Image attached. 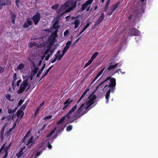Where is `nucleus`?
<instances>
[{
    "mask_svg": "<svg viewBox=\"0 0 158 158\" xmlns=\"http://www.w3.org/2000/svg\"><path fill=\"white\" fill-rule=\"evenodd\" d=\"M57 135H58V134L57 133L54 134L53 135V136L52 137V139H56V138Z\"/></svg>",
    "mask_w": 158,
    "mask_h": 158,
    "instance_id": "69168bd1",
    "label": "nucleus"
},
{
    "mask_svg": "<svg viewBox=\"0 0 158 158\" xmlns=\"http://www.w3.org/2000/svg\"><path fill=\"white\" fill-rule=\"evenodd\" d=\"M57 22H56L53 25V28H54L57 31V32H58V29L59 27V26L58 25H57Z\"/></svg>",
    "mask_w": 158,
    "mask_h": 158,
    "instance_id": "c9c22d12",
    "label": "nucleus"
},
{
    "mask_svg": "<svg viewBox=\"0 0 158 158\" xmlns=\"http://www.w3.org/2000/svg\"><path fill=\"white\" fill-rule=\"evenodd\" d=\"M32 24V22L31 20V18H28L27 19V21L24 23L23 26V28H26L28 27L29 26H31Z\"/></svg>",
    "mask_w": 158,
    "mask_h": 158,
    "instance_id": "9b49d317",
    "label": "nucleus"
},
{
    "mask_svg": "<svg viewBox=\"0 0 158 158\" xmlns=\"http://www.w3.org/2000/svg\"><path fill=\"white\" fill-rule=\"evenodd\" d=\"M111 78L110 77H107L100 84H99L98 86H100L103 83H105L107 81L109 80H110V79Z\"/></svg>",
    "mask_w": 158,
    "mask_h": 158,
    "instance_id": "c756f323",
    "label": "nucleus"
},
{
    "mask_svg": "<svg viewBox=\"0 0 158 158\" xmlns=\"http://www.w3.org/2000/svg\"><path fill=\"white\" fill-rule=\"evenodd\" d=\"M41 154V152H38L35 155L34 158H37L38 156H39Z\"/></svg>",
    "mask_w": 158,
    "mask_h": 158,
    "instance_id": "603ef678",
    "label": "nucleus"
},
{
    "mask_svg": "<svg viewBox=\"0 0 158 158\" xmlns=\"http://www.w3.org/2000/svg\"><path fill=\"white\" fill-rule=\"evenodd\" d=\"M9 149L6 146L3 149V152L8 153V152Z\"/></svg>",
    "mask_w": 158,
    "mask_h": 158,
    "instance_id": "37998d69",
    "label": "nucleus"
},
{
    "mask_svg": "<svg viewBox=\"0 0 158 158\" xmlns=\"http://www.w3.org/2000/svg\"><path fill=\"white\" fill-rule=\"evenodd\" d=\"M5 97L6 98V99L10 101H13V100H11L10 99V97H11V95L9 94H6L5 95Z\"/></svg>",
    "mask_w": 158,
    "mask_h": 158,
    "instance_id": "473e14b6",
    "label": "nucleus"
},
{
    "mask_svg": "<svg viewBox=\"0 0 158 158\" xmlns=\"http://www.w3.org/2000/svg\"><path fill=\"white\" fill-rule=\"evenodd\" d=\"M8 0H0V6L1 7L4 5H6L7 3Z\"/></svg>",
    "mask_w": 158,
    "mask_h": 158,
    "instance_id": "b1692460",
    "label": "nucleus"
},
{
    "mask_svg": "<svg viewBox=\"0 0 158 158\" xmlns=\"http://www.w3.org/2000/svg\"><path fill=\"white\" fill-rule=\"evenodd\" d=\"M44 101L38 107V108L40 110L41 109L42 106L44 105Z\"/></svg>",
    "mask_w": 158,
    "mask_h": 158,
    "instance_id": "4d7b16f0",
    "label": "nucleus"
},
{
    "mask_svg": "<svg viewBox=\"0 0 158 158\" xmlns=\"http://www.w3.org/2000/svg\"><path fill=\"white\" fill-rule=\"evenodd\" d=\"M26 106H27L26 105L24 104H23L22 105V107L20 108L19 110H22L23 111V110H25L26 109Z\"/></svg>",
    "mask_w": 158,
    "mask_h": 158,
    "instance_id": "a18cd8bd",
    "label": "nucleus"
},
{
    "mask_svg": "<svg viewBox=\"0 0 158 158\" xmlns=\"http://www.w3.org/2000/svg\"><path fill=\"white\" fill-rule=\"evenodd\" d=\"M114 11L111 7L110 9L108 10L106 14L109 15H110L113 13Z\"/></svg>",
    "mask_w": 158,
    "mask_h": 158,
    "instance_id": "7c9ffc66",
    "label": "nucleus"
},
{
    "mask_svg": "<svg viewBox=\"0 0 158 158\" xmlns=\"http://www.w3.org/2000/svg\"><path fill=\"white\" fill-rule=\"evenodd\" d=\"M69 31L68 30H66L64 33V36H66L69 34Z\"/></svg>",
    "mask_w": 158,
    "mask_h": 158,
    "instance_id": "a19ab883",
    "label": "nucleus"
},
{
    "mask_svg": "<svg viewBox=\"0 0 158 158\" xmlns=\"http://www.w3.org/2000/svg\"><path fill=\"white\" fill-rule=\"evenodd\" d=\"M47 147L49 149H51L52 148V146L51 145V143L50 142H48L47 145Z\"/></svg>",
    "mask_w": 158,
    "mask_h": 158,
    "instance_id": "13d9d810",
    "label": "nucleus"
},
{
    "mask_svg": "<svg viewBox=\"0 0 158 158\" xmlns=\"http://www.w3.org/2000/svg\"><path fill=\"white\" fill-rule=\"evenodd\" d=\"M13 78V81H15L17 80V74L16 73H15L14 74Z\"/></svg>",
    "mask_w": 158,
    "mask_h": 158,
    "instance_id": "49530a36",
    "label": "nucleus"
},
{
    "mask_svg": "<svg viewBox=\"0 0 158 158\" xmlns=\"http://www.w3.org/2000/svg\"><path fill=\"white\" fill-rule=\"evenodd\" d=\"M111 64L112 63L110 64L111 65L106 68V70H105V71H106L107 70L110 71L112 69L115 68L118 65V63H116L114 65H111Z\"/></svg>",
    "mask_w": 158,
    "mask_h": 158,
    "instance_id": "4468645a",
    "label": "nucleus"
},
{
    "mask_svg": "<svg viewBox=\"0 0 158 158\" xmlns=\"http://www.w3.org/2000/svg\"><path fill=\"white\" fill-rule=\"evenodd\" d=\"M116 85V80L114 78H112L110 80V82L109 85L108 86L107 85H106L103 88V89L108 86V87L110 88L109 89H111V91L113 92L115 90Z\"/></svg>",
    "mask_w": 158,
    "mask_h": 158,
    "instance_id": "20e7f679",
    "label": "nucleus"
},
{
    "mask_svg": "<svg viewBox=\"0 0 158 158\" xmlns=\"http://www.w3.org/2000/svg\"><path fill=\"white\" fill-rule=\"evenodd\" d=\"M80 22L79 20L76 19L74 21L73 24H74V28L76 29L80 24Z\"/></svg>",
    "mask_w": 158,
    "mask_h": 158,
    "instance_id": "5701e85b",
    "label": "nucleus"
},
{
    "mask_svg": "<svg viewBox=\"0 0 158 158\" xmlns=\"http://www.w3.org/2000/svg\"><path fill=\"white\" fill-rule=\"evenodd\" d=\"M93 60L90 58V59L88 61V63L90 64L92 62V61H93Z\"/></svg>",
    "mask_w": 158,
    "mask_h": 158,
    "instance_id": "774afa93",
    "label": "nucleus"
},
{
    "mask_svg": "<svg viewBox=\"0 0 158 158\" xmlns=\"http://www.w3.org/2000/svg\"><path fill=\"white\" fill-rule=\"evenodd\" d=\"M68 49H69L68 48H67V47H64L63 50L62 51V52L65 53Z\"/></svg>",
    "mask_w": 158,
    "mask_h": 158,
    "instance_id": "bf43d9fd",
    "label": "nucleus"
},
{
    "mask_svg": "<svg viewBox=\"0 0 158 158\" xmlns=\"http://www.w3.org/2000/svg\"><path fill=\"white\" fill-rule=\"evenodd\" d=\"M59 6V5L58 4H56L52 6L51 7V8L54 10H56Z\"/></svg>",
    "mask_w": 158,
    "mask_h": 158,
    "instance_id": "2f4dec72",
    "label": "nucleus"
},
{
    "mask_svg": "<svg viewBox=\"0 0 158 158\" xmlns=\"http://www.w3.org/2000/svg\"><path fill=\"white\" fill-rule=\"evenodd\" d=\"M47 125L46 124H44L42 127L40 129L41 130L43 131L47 127Z\"/></svg>",
    "mask_w": 158,
    "mask_h": 158,
    "instance_id": "0e129e2a",
    "label": "nucleus"
},
{
    "mask_svg": "<svg viewBox=\"0 0 158 158\" xmlns=\"http://www.w3.org/2000/svg\"><path fill=\"white\" fill-rule=\"evenodd\" d=\"M33 138L34 137L33 136H31L27 141L26 145H28L31 143L32 144H33L35 142V141H34V140L33 141Z\"/></svg>",
    "mask_w": 158,
    "mask_h": 158,
    "instance_id": "dca6fc26",
    "label": "nucleus"
},
{
    "mask_svg": "<svg viewBox=\"0 0 158 158\" xmlns=\"http://www.w3.org/2000/svg\"><path fill=\"white\" fill-rule=\"evenodd\" d=\"M77 3V0H71L67 1L65 3V5L68 8L66 9V12H69L75 8L76 6Z\"/></svg>",
    "mask_w": 158,
    "mask_h": 158,
    "instance_id": "7ed1b4c3",
    "label": "nucleus"
},
{
    "mask_svg": "<svg viewBox=\"0 0 158 158\" xmlns=\"http://www.w3.org/2000/svg\"><path fill=\"white\" fill-rule=\"evenodd\" d=\"M88 6L85 3L83 4L81 7L82 10H84Z\"/></svg>",
    "mask_w": 158,
    "mask_h": 158,
    "instance_id": "58836bf2",
    "label": "nucleus"
},
{
    "mask_svg": "<svg viewBox=\"0 0 158 158\" xmlns=\"http://www.w3.org/2000/svg\"><path fill=\"white\" fill-rule=\"evenodd\" d=\"M40 109L38 108H37L36 110L35 111L34 114V117H36L38 114L39 112L40 111Z\"/></svg>",
    "mask_w": 158,
    "mask_h": 158,
    "instance_id": "ea45409f",
    "label": "nucleus"
},
{
    "mask_svg": "<svg viewBox=\"0 0 158 158\" xmlns=\"http://www.w3.org/2000/svg\"><path fill=\"white\" fill-rule=\"evenodd\" d=\"M10 18L11 19V22L13 24H14L15 23V19L16 18L17 15L12 12H10Z\"/></svg>",
    "mask_w": 158,
    "mask_h": 158,
    "instance_id": "f8f14e48",
    "label": "nucleus"
},
{
    "mask_svg": "<svg viewBox=\"0 0 158 158\" xmlns=\"http://www.w3.org/2000/svg\"><path fill=\"white\" fill-rule=\"evenodd\" d=\"M111 91V89H109L106 93V94L105 96V98L106 99L107 102H108L110 96V94Z\"/></svg>",
    "mask_w": 158,
    "mask_h": 158,
    "instance_id": "aec40b11",
    "label": "nucleus"
},
{
    "mask_svg": "<svg viewBox=\"0 0 158 158\" xmlns=\"http://www.w3.org/2000/svg\"><path fill=\"white\" fill-rule=\"evenodd\" d=\"M120 4V2H117L113 5L111 7L112 8V10L114 11L118 7Z\"/></svg>",
    "mask_w": 158,
    "mask_h": 158,
    "instance_id": "6ab92c4d",
    "label": "nucleus"
},
{
    "mask_svg": "<svg viewBox=\"0 0 158 158\" xmlns=\"http://www.w3.org/2000/svg\"><path fill=\"white\" fill-rule=\"evenodd\" d=\"M73 128V127L71 125H69L68 126L66 129V130L67 131H71Z\"/></svg>",
    "mask_w": 158,
    "mask_h": 158,
    "instance_id": "4c0bfd02",
    "label": "nucleus"
},
{
    "mask_svg": "<svg viewBox=\"0 0 158 158\" xmlns=\"http://www.w3.org/2000/svg\"><path fill=\"white\" fill-rule=\"evenodd\" d=\"M5 128V126H4L2 128L0 131V137L2 141L4 139L3 135L4 132Z\"/></svg>",
    "mask_w": 158,
    "mask_h": 158,
    "instance_id": "a211bd4d",
    "label": "nucleus"
},
{
    "mask_svg": "<svg viewBox=\"0 0 158 158\" xmlns=\"http://www.w3.org/2000/svg\"><path fill=\"white\" fill-rule=\"evenodd\" d=\"M27 81V79L23 81L19 89L17 91V93L18 94H21L24 91L28 84Z\"/></svg>",
    "mask_w": 158,
    "mask_h": 158,
    "instance_id": "39448f33",
    "label": "nucleus"
},
{
    "mask_svg": "<svg viewBox=\"0 0 158 158\" xmlns=\"http://www.w3.org/2000/svg\"><path fill=\"white\" fill-rule=\"evenodd\" d=\"M57 31H55L51 34L50 37L48 40L50 44L51 45L54 43L56 38L57 36Z\"/></svg>",
    "mask_w": 158,
    "mask_h": 158,
    "instance_id": "423d86ee",
    "label": "nucleus"
},
{
    "mask_svg": "<svg viewBox=\"0 0 158 158\" xmlns=\"http://www.w3.org/2000/svg\"><path fill=\"white\" fill-rule=\"evenodd\" d=\"M24 67V64L23 63H20L17 66V69L18 70H21Z\"/></svg>",
    "mask_w": 158,
    "mask_h": 158,
    "instance_id": "cd10ccee",
    "label": "nucleus"
},
{
    "mask_svg": "<svg viewBox=\"0 0 158 158\" xmlns=\"http://www.w3.org/2000/svg\"><path fill=\"white\" fill-rule=\"evenodd\" d=\"M31 132V131L30 130H29L27 132L26 134L25 135L24 138L22 139V141L23 142H25V139L27 137H29Z\"/></svg>",
    "mask_w": 158,
    "mask_h": 158,
    "instance_id": "393cba45",
    "label": "nucleus"
},
{
    "mask_svg": "<svg viewBox=\"0 0 158 158\" xmlns=\"http://www.w3.org/2000/svg\"><path fill=\"white\" fill-rule=\"evenodd\" d=\"M22 81V80L21 79L17 81L16 84V86H19V85L20 83Z\"/></svg>",
    "mask_w": 158,
    "mask_h": 158,
    "instance_id": "052dcab7",
    "label": "nucleus"
},
{
    "mask_svg": "<svg viewBox=\"0 0 158 158\" xmlns=\"http://www.w3.org/2000/svg\"><path fill=\"white\" fill-rule=\"evenodd\" d=\"M105 18V15L104 13L102 12L100 16L95 22L93 28H95L101 22L104 20Z\"/></svg>",
    "mask_w": 158,
    "mask_h": 158,
    "instance_id": "1a4fd4ad",
    "label": "nucleus"
},
{
    "mask_svg": "<svg viewBox=\"0 0 158 158\" xmlns=\"http://www.w3.org/2000/svg\"><path fill=\"white\" fill-rule=\"evenodd\" d=\"M54 56H55V58L51 61V63H52L55 62L57 60H58V61H59L61 59V58H59L60 56L59 55L55 54Z\"/></svg>",
    "mask_w": 158,
    "mask_h": 158,
    "instance_id": "4be33fe9",
    "label": "nucleus"
},
{
    "mask_svg": "<svg viewBox=\"0 0 158 158\" xmlns=\"http://www.w3.org/2000/svg\"><path fill=\"white\" fill-rule=\"evenodd\" d=\"M40 14L39 13L37 12L32 17V20L35 25H37L39 22L40 20Z\"/></svg>",
    "mask_w": 158,
    "mask_h": 158,
    "instance_id": "6e6552de",
    "label": "nucleus"
},
{
    "mask_svg": "<svg viewBox=\"0 0 158 158\" xmlns=\"http://www.w3.org/2000/svg\"><path fill=\"white\" fill-rule=\"evenodd\" d=\"M22 151H20L16 154V156L18 157H19L22 155Z\"/></svg>",
    "mask_w": 158,
    "mask_h": 158,
    "instance_id": "6e6d98bb",
    "label": "nucleus"
},
{
    "mask_svg": "<svg viewBox=\"0 0 158 158\" xmlns=\"http://www.w3.org/2000/svg\"><path fill=\"white\" fill-rule=\"evenodd\" d=\"M5 70V68L4 67H1L0 66V74L3 73Z\"/></svg>",
    "mask_w": 158,
    "mask_h": 158,
    "instance_id": "864d4df0",
    "label": "nucleus"
},
{
    "mask_svg": "<svg viewBox=\"0 0 158 158\" xmlns=\"http://www.w3.org/2000/svg\"><path fill=\"white\" fill-rule=\"evenodd\" d=\"M140 31L135 28L133 27L129 30V34L131 36H137L140 34Z\"/></svg>",
    "mask_w": 158,
    "mask_h": 158,
    "instance_id": "0eeeda50",
    "label": "nucleus"
},
{
    "mask_svg": "<svg viewBox=\"0 0 158 158\" xmlns=\"http://www.w3.org/2000/svg\"><path fill=\"white\" fill-rule=\"evenodd\" d=\"M91 24V22H88L86 25L84 27L83 29L85 30L89 26V25Z\"/></svg>",
    "mask_w": 158,
    "mask_h": 158,
    "instance_id": "c03bdc74",
    "label": "nucleus"
},
{
    "mask_svg": "<svg viewBox=\"0 0 158 158\" xmlns=\"http://www.w3.org/2000/svg\"><path fill=\"white\" fill-rule=\"evenodd\" d=\"M93 1V0H88L85 2V3L88 6L91 4Z\"/></svg>",
    "mask_w": 158,
    "mask_h": 158,
    "instance_id": "79ce46f5",
    "label": "nucleus"
},
{
    "mask_svg": "<svg viewBox=\"0 0 158 158\" xmlns=\"http://www.w3.org/2000/svg\"><path fill=\"white\" fill-rule=\"evenodd\" d=\"M45 65H46V64L44 63V65H43V66H42V68H41V69L39 71L38 73L36 75L37 77H39L40 76V75L41 74L43 71L44 70V69L45 68Z\"/></svg>",
    "mask_w": 158,
    "mask_h": 158,
    "instance_id": "f3484780",
    "label": "nucleus"
},
{
    "mask_svg": "<svg viewBox=\"0 0 158 158\" xmlns=\"http://www.w3.org/2000/svg\"><path fill=\"white\" fill-rule=\"evenodd\" d=\"M72 40H71L70 41L69 40L66 44V46L65 47L68 48H69L71 44V41Z\"/></svg>",
    "mask_w": 158,
    "mask_h": 158,
    "instance_id": "e433bc0d",
    "label": "nucleus"
},
{
    "mask_svg": "<svg viewBox=\"0 0 158 158\" xmlns=\"http://www.w3.org/2000/svg\"><path fill=\"white\" fill-rule=\"evenodd\" d=\"M17 116L19 118L20 117V118L21 119L23 116L24 113L22 110H19L17 112Z\"/></svg>",
    "mask_w": 158,
    "mask_h": 158,
    "instance_id": "ddd939ff",
    "label": "nucleus"
},
{
    "mask_svg": "<svg viewBox=\"0 0 158 158\" xmlns=\"http://www.w3.org/2000/svg\"><path fill=\"white\" fill-rule=\"evenodd\" d=\"M50 55L49 54H48L47 56H46V57L45 58V60L46 61L48 60L49 59V58L50 57Z\"/></svg>",
    "mask_w": 158,
    "mask_h": 158,
    "instance_id": "338daca9",
    "label": "nucleus"
},
{
    "mask_svg": "<svg viewBox=\"0 0 158 158\" xmlns=\"http://www.w3.org/2000/svg\"><path fill=\"white\" fill-rule=\"evenodd\" d=\"M84 96H85L83 94H82L81 95V97L80 98H79V100L77 102V104L78 103L80 102V101L83 98V97H84Z\"/></svg>",
    "mask_w": 158,
    "mask_h": 158,
    "instance_id": "680f3d73",
    "label": "nucleus"
},
{
    "mask_svg": "<svg viewBox=\"0 0 158 158\" xmlns=\"http://www.w3.org/2000/svg\"><path fill=\"white\" fill-rule=\"evenodd\" d=\"M7 112L9 114H13L14 113L13 112V110H11L10 109H8Z\"/></svg>",
    "mask_w": 158,
    "mask_h": 158,
    "instance_id": "5fc2aeb1",
    "label": "nucleus"
},
{
    "mask_svg": "<svg viewBox=\"0 0 158 158\" xmlns=\"http://www.w3.org/2000/svg\"><path fill=\"white\" fill-rule=\"evenodd\" d=\"M20 0H15V3L16 4L17 6L18 7V8H19V3H20Z\"/></svg>",
    "mask_w": 158,
    "mask_h": 158,
    "instance_id": "8fccbe9b",
    "label": "nucleus"
},
{
    "mask_svg": "<svg viewBox=\"0 0 158 158\" xmlns=\"http://www.w3.org/2000/svg\"><path fill=\"white\" fill-rule=\"evenodd\" d=\"M110 0H108L106 3L105 6H106L108 7L109 5H110Z\"/></svg>",
    "mask_w": 158,
    "mask_h": 158,
    "instance_id": "e2e57ef3",
    "label": "nucleus"
},
{
    "mask_svg": "<svg viewBox=\"0 0 158 158\" xmlns=\"http://www.w3.org/2000/svg\"><path fill=\"white\" fill-rule=\"evenodd\" d=\"M52 117V115H49L48 116H46L45 117L44 119L46 120V119H51Z\"/></svg>",
    "mask_w": 158,
    "mask_h": 158,
    "instance_id": "3c124183",
    "label": "nucleus"
},
{
    "mask_svg": "<svg viewBox=\"0 0 158 158\" xmlns=\"http://www.w3.org/2000/svg\"><path fill=\"white\" fill-rule=\"evenodd\" d=\"M94 103V101H93L92 100H90L89 99L87 102L86 105H89L91 106Z\"/></svg>",
    "mask_w": 158,
    "mask_h": 158,
    "instance_id": "f704fd0d",
    "label": "nucleus"
},
{
    "mask_svg": "<svg viewBox=\"0 0 158 158\" xmlns=\"http://www.w3.org/2000/svg\"><path fill=\"white\" fill-rule=\"evenodd\" d=\"M73 99L70 100V98H69L65 100V102L64 103V105H66L68 106L70 104L73 102Z\"/></svg>",
    "mask_w": 158,
    "mask_h": 158,
    "instance_id": "412c9836",
    "label": "nucleus"
},
{
    "mask_svg": "<svg viewBox=\"0 0 158 158\" xmlns=\"http://www.w3.org/2000/svg\"><path fill=\"white\" fill-rule=\"evenodd\" d=\"M56 129V128L55 127L54 129L48 135L46 136V137H49L51 136L53 133L55 132Z\"/></svg>",
    "mask_w": 158,
    "mask_h": 158,
    "instance_id": "a878e982",
    "label": "nucleus"
},
{
    "mask_svg": "<svg viewBox=\"0 0 158 158\" xmlns=\"http://www.w3.org/2000/svg\"><path fill=\"white\" fill-rule=\"evenodd\" d=\"M12 131V129H11V128L10 129L9 131L6 132L5 135L6 137H8L9 136H10L11 135L10 133Z\"/></svg>",
    "mask_w": 158,
    "mask_h": 158,
    "instance_id": "c85d7f7f",
    "label": "nucleus"
},
{
    "mask_svg": "<svg viewBox=\"0 0 158 158\" xmlns=\"http://www.w3.org/2000/svg\"><path fill=\"white\" fill-rule=\"evenodd\" d=\"M77 105H75L68 112V114L65 116L62 117L57 122V124H60L63 123L64 120H67L71 118L70 115L71 114L74 113L77 109Z\"/></svg>",
    "mask_w": 158,
    "mask_h": 158,
    "instance_id": "f03ea898",
    "label": "nucleus"
},
{
    "mask_svg": "<svg viewBox=\"0 0 158 158\" xmlns=\"http://www.w3.org/2000/svg\"><path fill=\"white\" fill-rule=\"evenodd\" d=\"M105 67H104L98 73V74L100 76L101 74H102L103 73V71L104 70V69H105Z\"/></svg>",
    "mask_w": 158,
    "mask_h": 158,
    "instance_id": "09e8293b",
    "label": "nucleus"
},
{
    "mask_svg": "<svg viewBox=\"0 0 158 158\" xmlns=\"http://www.w3.org/2000/svg\"><path fill=\"white\" fill-rule=\"evenodd\" d=\"M98 52H96L94 53V54L92 55L91 58L93 60H94V59H95L98 55Z\"/></svg>",
    "mask_w": 158,
    "mask_h": 158,
    "instance_id": "72a5a7b5",
    "label": "nucleus"
},
{
    "mask_svg": "<svg viewBox=\"0 0 158 158\" xmlns=\"http://www.w3.org/2000/svg\"><path fill=\"white\" fill-rule=\"evenodd\" d=\"M85 103L82 104L76 112L75 114L73 115V118H75V120H76L80 118L81 116L87 113V111H86L81 112L85 109Z\"/></svg>",
    "mask_w": 158,
    "mask_h": 158,
    "instance_id": "f257e3e1",
    "label": "nucleus"
},
{
    "mask_svg": "<svg viewBox=\"0 0 158 158\" xmlns=\"http://www.w3.org/2000/svg\"><path fill=\"white\" fill-rule=\"evenodd\" d=\"M24 101V100H23L22 99H20L18 102V106L21 105L23 103Z\"/></svg>",
    "mask_w": 158,
    "mask_h": 158,
    "instance_id": "de8ad7c7",
    "label": "nucleus"
},
{
    "mask_svg": "<svg viewBox=\"0 0 158 158\" xmlns=\"http://www.w3.org/2000/svg\"><path fill=\"white\" fill-rule=\"evenodd\" d=\"M34 69L33 70H31V74L33 76H34L37 73L39 69L38 67H37L35 64L33 65Z\"/></svg>",
    "mask_w": 158,
    "mask_h": 158,
    "instance_id": "2eb2a0df",
    "label": "nucleus"
},
{
    "mask_svg": "<svg viewBox=\"0 0 158 158\" xmlns=\"http://www.w3.org/2000/svg\"><path fill=\"white\" fill-rule=\"evenodd\" d=\"M68 8L67 7V5H65V3L64 5L60 6L58 10V13L62 12L61 15H63L64 13L68 12H66V10Z\"/></svg>",
    "mask_w": 158,
    "mask_h": 158,
    "instance_id": "9d476101",
    "label": "nucleus"
},
{
    "mask_svg": "<svg viewBox=\"0 0 158 158\" xmlns=\"http://www.w3.org/2000/svg\"><path fill=\"white\" fill-rule=\"evenodd\" d=\"M96 96L94 94L92 95H91L89 97V98L93 101H94V100L96 99Z\"/></svg>",
    "mask_w": 158,
    "mask_h": 158,
    "instance_id": "bb28decb",
    "label": "nucleus"
}]
</instances>
